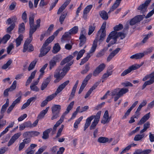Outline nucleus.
<instances>
[{"mask_svg":"<svg viewBox=\"0 0 154 154\" xmlns=\"http://www.w3.org/2000/svg\"><path fill=\"white\" fill-rule=\"evenodd\" d=\"M54 38V36L52 35L49 37L45 42L40 50V53L39 57H42L45 55L51 49V47L48 46V44L51 42Z\"/></svg>","mask_w":154,"mask_h":154,"instance_id":"nucleus-1","label":"nucleus"},{"mask_svg":"<svg viewBox=\"0 0 154 154\" xmlns=\"http://www.w3.org/2000/svg\"><path fill=\"white\" fill-rule=\"evenodd\" d=\"M126 35L124 33L119 32L117 33L115 31H112L109 34L108 37L106 42L108 43L111 38H112L113 42H112V44H115L117 41V38L119 37L121 39H123L125 37Z\"/></svg>","mask_w":154,"mask_h":154,"instance_id":"nucleus-2","label":"nucleus"},{"mask_svg":"<svg viewBox=\"0 0 154 154\" xmlns=\"http://www.w3.org/2000/svg\"><path fill=\"white\" fill-rule=\"evenodd\" d=\"M129 90L128 88H118L114 90L111 92V95L114 96V101H116L123 94L128 92Z\"/></svg>","mask_w":154,"mask_h":154,"instance_id":"nucleus-3","label":"nucleus"},{"mask_svg":"<svg viewBox=\"0 0 154 154\" xmlns=\"http://www.w3.org/2000/svg\"><path fill=\"white\" fill-rule=\"evenodd\" d=\"M98 41V38L97 37H96L93 42L92 46L89 52L87 53L86 57L82 60L80 64V65H82L87 62L92 55V54H91L93 53L95 51L97 46V43Z\"/></svg>","mask_w":154,"mask_h":154,"instance_id":"nucleus-4","label":"nucleus"},{"mask_svg":"<svg viewBox=\"0 0 154 154\" xmlns=\"http://www.w3.org/2000/svg\"><path fill=\"white\" fill-rule=\"evenodd\" d=\"M101 111H99L95 116H91L88 117L86 119L84 127V131H85L89 126L92 120L94 118V120L99 122L101 114Z\"/></svg>","mask_w":154,"mask_h":154,"instance_id":"nucleus-5","label":"nucleus"},{"mask_svg":"<svg viewBox=\"0 0 154 154\" xmlns=\"http://www.w3.org/2000/svg\"><path fill=\"white\" fill-rule=\"evenodd\" d=\"M32 35L30 36L29 35V37L25 41L23 45V53L27 51L29 52H31L34 50V48L31 44L30 43L32 41Z\"/></svg>","mask_w":154,"mask_h":154,"instance_id":"nucleus-6","label":"nucleus"},{"mask_svg":"<svg viewBox=\"0 0 154 154\" xmlns=\"http://www.w3.org/2000/svg\"><path fill=\"white\" fill-rule=\"evenodd\" d=\"M61 109V106L59 105H54L51 108L52 116L51 119L53 120L58 117L59 114Z\"/></svg>","mask_w":154,"mask_h":154,"instance_id":"nucleus-7","label":"nucleus"},{"mask_svg":"<svg viewBox=\"0 0 154 154\" xmlns=\"http://www.w3.org/2000/svg\"><path fill=\"white\" fill-rule=\"evenodd\" d=\"M34 17L35 16L33 14L31 13L30 14L29 17V35H30V36L32 35L33 33L35 32V28H34L35 25H34Z\"/></svg>","mask_w":154,"mask_h":154,"instance_id":"nucleus-8","label":"nucleus"},{"mask_svg":"<svg viewBox=\"0 0 154 154\" xmlns=\"http://www.w3.org/2000/svg\"><path fill=\"white\" fill-rule=\"evenodd\" d=\"M143 63L140 64H136L129 67L127 69L125 70L121 74V76H124L130 73L132 70H136L139 68L143 64Z\"/></svg>","mask_w":154,"mask_h":154,"instance_id":"nucleus-9","label":"nucleus"},{"mask_svg":"<svg viewBox=\"0 0 154 154\" xmlns=\"http://www.w3.org/2000/svg\"><path fill=\"white\" fill-rule=\"evenodd\" d=\"M61 68L60 67L56 70L54 74V76L56 79L54 81L55 83L59 82L64 76L61 74Z\"/></svg>","mask_w":154,"mask_h":154,"instance_id":"nucleus-10","label":"nucleus"},{"mask_svg":"<svg viewBox=\"0 0 154 154\" xmlns=\"http://www.w3.org/2000/svg\"><path fill=\"white\" fill-rule=\"evenodd\" d=\"M92 74L90 73L87 75L83 81L79 89V94H80L83 91V90L87 84L88 81L91 78Z\"/></svg>","mask_w":154,"mask_h":154,"instance_id":"nucleus-11","label":"nucleus"},{"mask_svg":"<svg viewBox=\"0 0 154 154\" xmlns=\"http://www.w3.org/2000/svg\"><path fill=\"white\" fill-rule=\"evenodd\" d=\"M106 64L104 63H102L99 65L94 71L93 75L94 76H97L99 74L103 71L106 67Z\"/></svg>","mask_w":154,"mask_h":154,"instance_id":"nucleus-12","label":"nucleus"},{"mask_svg":"<svg viewBox=\"0 0 154 154\" xmlns=\"http://www.w3.org/2000/svg\"><path fill=\"white\" fill-rule=\"evenodd\" d=\"M151 0H146L145 3L140 5L138 7L137 9L140 11L142 13H143L147 11V8Z\"/></svg>","mask_w":154,"mask_h":154,"instance_id":"nucleus-13","label":"nucleus"},{"mask_svg":"<svg viewBox=\"0 0 154 154\" xmlns=\"http://www.w3.org/2000/svg\"><path fill=\"white\" fill-rule=\"evenodd\" d=\"M86 32L85 30L81 31L79 39L80 40V43L79 44V46L82 47L85 43L86 40V38L85 37Z\"/></svg>","mask_w":154,"mask_h":154,"instance_id":"nucleus-14","label":"nucleus"},{"mask_svg":"<svg viewBox=\"0 0 154 154\" xmlns=\"http://www.w3.org/2000/svg\"><path fill=\"white\" fill-rule=\"evenodd\" d=\"M59 61V56L56 55L50 61L49 69L51 70L56 65V63Z\"/></svg>","mask_w":154,"mask_h":154,"instance_id":"nucleus-15","label":"nucleus"},{"mask_svg":"<svg viewBox=\"0 0 154 154\" xmlns=\"http://www.w3.org/2000/svg\"><path fill=\"white\" fill-rule=\"evenodd\" d=\"M21 134L20 132L15 134L11 137V138L10 140L8 143V146H9L12 145L14 143L16 140L20 137Z\"/></svg>","mask_w":154,"mask_h":154,"instance_id":"nucleus-16","label":"nucleus"},{"mask_svg":"<svg viewBox=\"0 0 154 154\" xmlns=\"http://www.w3.org/2000/svg\"><path fill=\"white\" fill-rule=\"evenodd\" d=\"M52 76V75H50L44 80L41 87L42 90H44L47 87L51 81Z\"/></svg>","mask_w":154,"mask_h":154,"instance_id":"nucleus-17","label":"nucleus"},{"mask_svg":"<svg viewBox=\"0 0 154 154\" xmlns=\"http://www.w3.org/2000/svg\"><path fill=\"white\" fill-rule=\"evenodd\" d=\"M110 118L109 117L108 112L107 110L105 111L101 123L103 124L107 123L109 122Z\"/></svg>","mask_w":154,"mask_h":154,"instance_id":"nucleus-18","label":"nucleus"},{"mask_svg":"<svg viewBox=\"0 0 154 154\" xmlns=\"http://www.w3.org/2000/svg\"><path fill=\"white\" fill-rule=\"evenodd\" d=\"M71 0H66L58 9L57 14H60L65 9L70 2Z\"/></svg>","mask_w":154,"mask_h":154,"instance_id":"nucleus-19","label":"nucleus"},{"mask_svg":"<svg viewBox=\"0 0 154 154\" xmlns=\"http://www.w3.org/2000/svg\"><path fill=\"white\" fill-rule=\"evenodd\" d=\"M150 116V112L147 113L140 119L138 122L137 125H139L143 124L149 118Z\"/></svg>","mask_w":154,"mask_h":154,"instance_id":"nucleus-20","label":"nucleus"},{"mask_svg":"<svg viewBox=\"0 0 154 154\" xmlns=\"http://www.w3.org/2000/svg\"><path fill=\"white\" fill-rule=\"evenodd\" d=\"M120 50V48H117L113 51L109 55L107 58V61L108 62L109 61L119 52Z\"/></svg>","mask_w":154,"mask_h":154,"instance_id":"nucleus-21","label":"nucleus"},{"mask_svg":"<svg viewBox=\"0 0 154 154\" xmlns=\"http://www.w3.org/2000/svg\"><path fill=\"white\" fill-rule=\"evenodd\" d=\"M69 83V81L67 80L59 86L55 93L57 94L60 92Z\"/></svg>","mask_w":154,"mask_h":154,"instance_id":"nucleus-22","label":"nucleus"},{"mask_svg":"<svg viewBox=\"0 0 154 154\" xmlns=\"http://www.w3.org/2000/svg\"><path fill=\"white\" fill-rule=\"evenodd\" d=\"M79 82V80H77L75 83V84L73 87L72 90L71 94L70 95L69 100H72L74 97L75 95V92L77 87V85Z\"/></svg>","mask_w":154,"mask_h":154,"instance_id":"nucleus-23","label":"nucleus"},{"mask_svg":"<svg viewBox=\"0 0 154 154\" xmlns=\"http://www.w3.org/2000/svg\"><path fill=\"white\" fill-rule=\"evenodd\" d=\"M99 84V82H97L94 84L93 86L90 88L89 90L88 91L87 93L86 94L85 98H87L91 94V92L93 90H94L98 86Z\"/></svg>","mask_w":154,"mask_h":154,"instance_id":"nucleus-24","label":"nucleus"},{"mask_svg":"<svg viewBox=\"0 0 154 154\" xmlns=\"http://www.w3.org/2000/svg\"><path fill=\"white\" fill-rule=\"evenodd\" d=\"M36 72L37 70H35L31 73L30 76L28 77L26 82V86H27L31 82L32 79L35 77Z\"/></svg>","mask_w":154,"mask_h":154,"instance_id":"nucleus-25","label":"nucleus"},{"mask_svg":"<svg viewBox=\"0 0 154 154\" xmlns=\"http://www.w3.org/2000/svg\"><path fill=\"white\" fill-rule=\"evenodd\" d=\"M65 116L64 115H62L60 119L54 125L53 128V129L54 131H55L57 128L63 122Z\"/></svg>","mask_w":154,"mask_h":154,"instance_id":"nucleus-26","label":"nucleus"},{"mask_svg":"<svg viewBox=\"0 0 154 154\" xmlns=\"http://www.w3.org/2000/svg\"><path fill=\"white\" fill-rule=\"evenodd\" d=\"M153 33L152 32H150L147 34L144 35V37L141 42V44L142 45H143L145 43L147 42V40L149 39V38H150L151 36H153Z\"/></svg>","mask_w":154,"mask_h":154,"instance_id":"nucleus-27","label":"nucleus"},{"mask_svg":"<svg viewBox=\"0 0 154 154\" xmlns=\"http://www.w3.org/2000/svg\"><path fill=\"white\" fill-rule=\"evenodd\" d=\"M144 56L143 52L139 53L131 56L130 57V58L132 59H141Z\"/></svg>","mask_w":154,"mask_h":154,"instance_id":"nucleus-28","label":"nucleus"},{"mask_svg":"<svg viewBox=\"0 0 154 154\" xmlns=\"http://www.w3.org/2000/svg\"><path fill=\"white\" fill-rule=\"evenodd\" d=\"M49 108V107H47L45 109L41 111L38 116V119H41L43 118L45 115L47 113Z\"/></svg>","mask_w":154,"mask_h":154,"instance_id":"nucleus-29","label":"nucleus"},{"mask_svg":"<svg viewBox=\"0 0 154 154\" xmlns=\"http://www.w3.org/2000/svg\"><path fill=\"white\" fill-rule=\"evenodd\" d=\"M121 2V0H116L115 2L114 3L112 7L109 10L108 12L109 13L110 12L114 11L116 8H117Z\"/></svg>","mask_w":154,"mask_h":154,"instance_id":"nucleus-30","label":"nucleus"},{"mask_svg":"<svg viewBox=\"0 0 154 154\" xmlns=\"http://www.w3.org/2000/svg\"><path fill=\"white\" fill-rule=\"evenodd\" d=\"M74 103V101L71 102L68 106L66 111L63 113V114L65 116L67 115L72 109Z\"/></svg>","mask_w":154,"mask_h":154,"instance_id":"nucleus-31","label":"nucleus"},{"mask_svg":"<svg viewBox=\"0 0 154 154\" xmlns=\"http://www.w3.org/2000/svg\"><path fill=\"white\" fill-rule=\"evenodd\" d=\"M52 129L50 128L46 130L43 133L42 138L44 139H46L49 137V134L52 131Z\"/></svg>","mask_w":154,"mask_h":154,"instance_id":"nucleus-32","label":"nucleus"},{"mask_svg":"<svg viewBox=\"0 0 154 154\" xmlns=\"http://www.w3.org/2000/svg\"><path fill=\"white\" fill-rule=\"evenodd\" d=\"M106 31H101L100 33L97 34V36L98 38V40L103 41L106 36Z\"/></svg>","mask_w":154,"mask_h":154,"instance_id":"nucleus-33","label":"nucleus"},{"mask_svg":"<svg viewBox=\"0 0 154 154\" xmlns=\"http://www.w3.org/2000/svg\"><path fill=\"white\" fill-rule=\"evenodd\" d=\"M100 15L101 17L104 20H106L108 18L107 13L104 11H103L100 12Z\"/></svg>","mask_w":154,"mask_h":154,"instance_id":"nucleus-34","label":"nucleus"},{"mask_svg":"<svg viewBox=\"0 0 154 154\" xmlns=\"http://www.w3.org/2000/svg\"><path fill=\"white\" fill-rule=\"evenodd\" d=\"M145 135V134L143 133L141 134H137L135 136L134 140L136 141L141 140L144 137Z\"/></svg>","mask_w":154,"mask_h":154,"instance_id":"nucleus-35","label":"nucleus"},{"mask_svg":"<svg viewBox=\"0 0 154 154\" xmlns=\"http://www.w3.org/2000/svg\"><path fill=\"white\" fill-rule=\"evenodd\" d=\"M9 103V100L8 99L6 100L5 103L2 106L1 113L2 114H3L6 111L7 107L8 106Z\"/></svg>","mask_w":154,"mask_h":154,"instance_id":"nucleus-36","label":"nucleus"},{"mask_svg":"<svg viewBox=\"0 0 154 154\" xmlns=\"http://www.w3.org/2000/svg\"><path fill=\"white\" fill-rule=\"evenodd\" d=\"M37 61L38 59H35L31 62L28 68V71H30L34 68Z\"/></svg>","mask_w":154,"mask_h":154,"instance_id":"nucleus-37","label":"nucleus"},{"mask_svg":"<svg viewBox=\"0 0 154 154\" xmlns=\"http://www.w3.org/2000/svg\"><path fill=\"white\" fill-rule=\"evenodd\" d=\"M150 124L149 122H147L143 125V129L141 130L140 131V134L143 133L146 131L147 129L149 128Z\"/></svg>","mask_w":154,"mask_h":154,"instance_id":"nucleus-38","label":"nucleus"},{"mask_svg":"<svg viewBox=\"0 0 154 154\" xmlns=\"http://www.w3.org/2000/svg\"><path fill=\"white\" fill-rule=\"evenodd\" d=\"M60 48L58 43H56L55 44L53 48L52 52L53 53L56 54L60 50Z\"/></svg>","mask_w":154,"mask_h":154,"instance_id":"nucleus-39","label":"nucleus"},{"mask_svg":"<svg viewBox=\"0 0 154 154\" xmlns=\"http://www.w3.org/2000/svg\"><path fill=\"white\" fill-rule=\"evenodd\" d=\"M112 73V70H109V69H107L106 72L103 75L102 79H105L108 77L109 76L111 75Z\"/></svg>","mask_w":154,"mask_h":154,"instance_id":"nucleus-40","label":"nucleus"},{"mask_svg":"<svg viewBox=\"0 0 154 154\" xmlns=\"http://www.w3.org/2000/svg\"><path fill=\"white\" fill-rule=\"evenodd\" d=\"M74 57V56L72 55H70L67 57L65 59H64L61 62V64L63 65L67 62H69Z\"/></svg>","mask_w":154,"mask_h":154,"instance_id":"nucleus-41","label":"nucleus"},{"mask_svg":"<svg viewBox=\"0 0 154 154\" xmlns=\"http://www.w3.org/2000/svg\"><path fill=\"white\" fill-rule=\"evenodd\" d=\"M23 36L22 35H20L16 39V46L18 47L21 43V41L23 40Z\"/></svg>","mask_w":154,"mask_h":154,"instance_id":"nucleus-42","label":"nucleus"},{"mask_svg":"<svg viewBox=\"0 0 154 154\" xmlns=\"http://www.w3.org/2000/svg\"><path fill=\"white\" fill-rule=\"evenodd\" d=\"M25 30V24L23 23L20 24L19 26V33H22Z\"/></svg>","mask_w":154,"mask_h":154,"instance_id":"nucleus-43","label":"nucleus"},{"mask_svg":"<svg viewBox=\"0 0 154 154\" xmlns=\"http://www.w3.org/2000/svg\"><path fill=\"white\" fill-rule=\"evenodd\" d=\"M10 38L11 36L9 35H6L3 37L2 39H1L2 42L4 44L6 43Z\"/></svg>","mask_w":154,"mask_h":154,"instance_id":"nucleus-44","label":"nucleus"},{"mask_svg":"<svg viewBox=\"0 0 154 154\" xmlns=\"http://www.w3.org/2000/svg\"><path fill=\"white\" fill-rule=\"evenodd\" d=\"M78 30V27L75 26L70 29L69 31L70 33L72 35L75 34L77 33Z\"/></svg>","mask_w":154,"mask_h":154,"instance_id":"nucleus-45","label":"nucleus"},{"mask_svg":"<svg viewBox=\"0 0 154 154\" xmlns=\"http://www.w3.org/2000/svg\"><path fill=\"white\" fill-rule=\"evenodd\" d=\"M83 118V116H81L79 118L77 119L74 124V128L77 129L78 128V125L80 124L81 121L82 120Z\"/></svg>","mask_w":154,"mask_h":154,"instance_id":"nucleus-46","label":"nucleus"},{"mask_svg":"<svg viewBox=\"0 0 154 154\" xmlns=\"http://www.w3.org/2000/svg\"><path fill=\"white\" fill-rule=\"evenodd\" d=\"M19 94L20 95V96L19 97L14 101L12 103V104L14 106L16 105L19 103L20 102V100L21 98V95L22 94V93L21 92H20Z\"/></svg>","mask_w":154,"mask_h":154,"instance_id":"nucleus-47","label":"nucleus"},{"mask_svg":"<svg viewBox=\"0 0 154 154\" xmlns=\"http://www.w3.org/2000/svg\"><path fill=\"white\" fill-rule=\"evenodd\" d=\"M97 141L100 143H104L108 142V139L107 138L101 137L98 138L97 140Z\"/></svg>","mask_w":154,"mask_h":154,"instance_id":"nucleus-48","label":"nucleus"},{"mask_svg":"<svg viewBox=\"0 0 154 154\" xmlns=\"http://www.w3.org/2000/svg\"><path fill=\"white\" fill-rule=\"evenodd\" d=\"M12 63V60L11 59L9 60L2 67L3 69H5L10 66Z\"/></svg>","mask_w":154,"mask_h":154,"instance_id":"nucleus-49","label":"nucleus"},{"mask_svg":"<svg viewBox=\"0 0 154 154\" xmlns=\"http://www.w3.org/2000/svg\"><path fill=\"white\" fill-rule=\"evenodd\" d=\"M67 66H65L62 69H61V74L65 76L66 73L68 72V71L70 69V67H67Z\"/></svg>","mask_w":154,"mask_h":154,"instance_id":"nucleus-50","label":"nucleus"},{"mask_svg":"<svg viewBox=\"0 0 154 154\" xmlns=\"http://www.w3.org/2000/svg\"><path fill=\"white\" fill-rule=\"evenodd\" d=\"M85 52V50L84 49L81 50L78 53V55L76 57L77 60H79L83 56V54Z\"/></svg>","mask_w":154,"mask_h":154,"instance_id":"nucleus-51","label":"nucleus"},{"mask_svg":"<svg viewBox=\"0 0 154 154\" xmlns=\"http://www.w3.org/2000/svg\"><path fill=\"white\" fill-rule=\"evenodd\" d=\"M89 64H86L85 66V69L81 72V73L83 74H86L89 71Z\"/></svg>","mask_w":154,"mask_h":154,"instance_id":"nucleus-52","label":"nucleus"},{"mask_svg":"<svg viewBox=\"0 0 154 154\" xmlns=\"http://www.w3.org/2000/svg\"><path fill=\"white\" fill-rule=\"evenodd\" d=\"M98 122H99L97 121L94 120L90 127V129L91 130L95 129Z\"/></svg>","mask_w":154,"mask_h":154,"instance_id":"nucleus-53","label":"nucleus"},{"mask_svg":"<svg viewBox=\"0 0 154 154\" xmlns=\"http://www.w3.org/2000/svg\"><path fill=\"white\" fill-rule=\"evenodd\" d=\"M92 5H89L87 6L84 10L83 13L88 14L90 11L92 7Z\"/></svg>","mask_w":154,"mask_h":154,"instance_id":"nucleus-54","label":"nucleus"},{"mask_svg":"<svg viewBox=\"0 0 154 154\" xmlns=\"http://www.w3.org/2000/svg\"><path fill=\"white\" fill-rule=\"evenodd\" d=\"M153 50V48L152 47H150L147 49L146 51H144L143 52L144 55H146L152 52Z\"/></svg>","mask_w":154,"mask_h":154,"instance_id":"nucleus-55","label":"nucleus"},{"mask_svg":"<svg viewBox=\"0 0 154 154\" xmlns=\"http://www.w3.org/2000/svg\"><path fill=\"white\" fill-rule=\"evenodd\" d=\"M67 15V12L61 15L59 18V21L61 24H62Z\"/></svg>","mask_w":154,"mask_h":154,"instance_id":"nucleus-56","label":"nucleus"},{"mask_svg":"<svg viewBox=\"0 0 154 154\" xmlns=\"http://www.w3.org/2000/svg\"><path fill=\"white\" fill-rule=\"evenodd\" d=\"M17 86V81L16 80H14L10 88H8L10 90V91H12L14 90L16 88Z\"/></svg>","mask_w":154,"mask_h":154,"instance_id":"nucleus-57","label":"nucleus"},{"mask_svg":"<svg viewBox=\"0 0 154 154\" xmlns=\"http://www.w3.org/2000/svg\"><path fill=\"white\" fill-rule=\"evenodd\" d=\"M57 94L55 93L54 94H51L49 96H48L46 98V99L48 101H49L51 100L54 98Z\"/></svg>","mask_w":154,"mask_h":154,"instance_id":"nucleus-58","label":"nucleus"},{"mask_svg":"<svg viewBox=\"0 0 154 154\" xmlns=\"http://www.w3.org/2000/svg\"><path fill=\"white\" fill-rule=\"evenodd\" d=\"M123 28V26L122 24H119V25L115 26L114 27V31H119L122 29Z\"/></svg>","mask_w":154,"mask_h":154,"instance_id":"nucleus-59","label":"nucleus"},{"mask_svg":"<svg viewBox=\"0 0 154 154\" xmlns=\"http://www.w3.org/2000/svg\"><path fill=\"white\" fill-rule=\"evenodd\" d=\"M149 75L150 79L148 81L152 84L154 82V71Z\"/></svg>","mask_w":154,"mask_h":154,"instance_id":"nucleus-60","label":"nucleus"},{"mask_svg":"<svg viewBox=\"0 0 154 154\" xmlns=\"http://www.w3.org/2000/svg\"><path fill=\"white\" fill-rule=\"evenodd\" d=\"M95 29V26H90L89 28V31L88 33V34L89 35H91L92 33Z\"/></svg>","mask_w":154,"mask_h":154,"instance_id":"nucleus-61","label":"nucleus"},{"mask_svg":"<svg viewBox=\"0 0 154 154\" xmlns=\"http://www.w3.org/2000/svg\"><path fill=\"white\" fill-rule=\"evenodd\" d=\"M64 127V125H61L60 128L58 130V131L57 132V135L56 136V137L57 138L58 137H60L61 135V133L63 131V128Z\"/></svg>","mask_w":154,"mask_h":154,"instance_id":"nucleus-62","label":"nucleus"},{"mask_svg":"<svg viewBox=\"0 0 154 154\" xmlns=\"http://www.w3.org/2000/svg\"><path fill=\"white\" fill-rule=\"evenodd\" d=\"M46 148V146H43L39 149L38 151L36 152L35 154H41Z\"/></svg>","mask_w":154,"mask_h":154,"instance_id":"nucleus-63","label":"nucleus"},{"mask_svg":"<svg viewBox=\"0 0 154 154\" xmlns=\"http://www.w3.org/2000/svg\"><path fill=\"white\" fill-rule=\"evenodd\" d=\"M15 25L14 23L12 24L10 26L8 27L7 29V32L8 33H10L11 31L13 30L14 27Z\"/></svg>","mask_w":154,"mask_h":154,"instance_id":"nucleus-64","label":"nucleus"}]
</instances>
